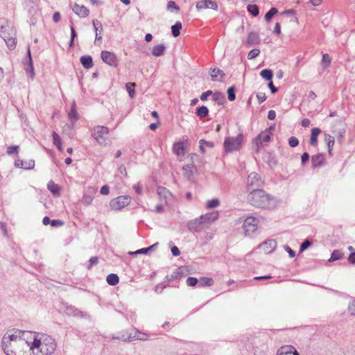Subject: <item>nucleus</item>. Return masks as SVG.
Segmentation results:
<instances>
[{
    "mask_svg": "<svg viewBox=\"0 0 355 355\" xmlns=\"http://www.w3.org/2000/svg\"><path fill=\"white\" fill-rule=\"evenodd\" d=\"M218 218V212H211L209 214H206L205 215H202L199 217V220H201L202 223L205 227L207 225H209L212 222L217 220Z\"/></svg>",
    "mask_w": 355,
    "mask_h": 355,
    "instance_id": "nucleus-14",
    "label": "nucleus"
},
{
    "mask_svg": "<svg viewBox=\"0 0 355 355\" xmlns=\"http://www.w3.org/2000/svg\"><path fill=\"white\" fill-rule=\"evenodd\" d=\"M166 51V46L163 44L155 46L152 49V54L154 56L159 57L164 55Z\"/></svg>",
    "mask_w": 355,
    "mask_h": 355,
    "instance_id": "nucleus-29",
    "label": "nucleus"
},
{
    "mask_svg": "<svg viewBox=\"0 0 355 355\" xmlns=\"http://www.w3.org/2000/svg\"><path fill=\"white\" fill-rule=\"evenodd\" d=\"M92 137L100 145H106L109 128L103 125L94 126L91 130Z\"/></svg>",
    "mask_w": 355,
    "mask_h": 355,
    "instance_id": "nucleus-7",
    "label": "nucleus"
},
{
    "mask_svg": "<svg viewBox=\"0 0 355 355\" xmlns=\"http://www.w3.org/2000/svg\"><path fill=\"white\" fill-rule=\"evenodd\" d=\"M133 189L138 195H141L142 193V187L139 182L133 185Z\"/></svg>",
    "mask_w": 355,
    "mask_h": 355,
    "instance_id": "nucleus-62",
    "label": "nucleus"
},
{
    "mask_svg": "<svg viewBox=\"0 0 355 355\" xmlns=\"http://www.w3.org/2000/svg\"><path fill=\"white\" fill-rule=\"evenodd\" d=\"M324 141L327 144L328 153L331 155L332 148L334 145V137L328 133H324Z\"/></svg>",
    "mask_w": 355,
    "mask_h": 355,
    "instance_id": "nucleus-22",
    "label": "nucleus"
},
{
    "mask_svg": "<svg viewBox=\"0 0 355 355\" xmlns=\"http://www.w3.org/2000/svg\"><path fill=\"white\" fill-rule=\"evenodd\" d=\"M31 335V350L33 355H51L55 351L57 344L50 336L35 331H30Z\"/></svg>",
    "mask_w": 355,
    "mask_h": 355,
    "instance_id": "nucleus-2",
    "label": "nucleus"
},
{
    "mask_svg": "<svg viewBox=\"0 0 355 355\" xmlns=\"http://www.w3.org/2000/svg\"><path fill=\"white\" fill-rule=\"evenodd\" d=\"M270 128H267L265 132H261L256 138V140H259L261 142H268L270 140Z\"/></svg>",
    "mask_w": 355,
    "mask_h": 355,
    "instance_id": "nucleus-28",
    "label": "nucleus"
},
{
    "mask_svg": "<svg viewBox=\"0 0 355 355\" xmlns=\"http://www.w3.org/2000/svg\"><path fill=\"white\" fill-rule=\"evenodd\" d=\"M70 29H71V40L69 42V47H72L74 44V39L76 37L77 34H76V32L75 31V28H74L73 24H71L70 26Z\"/></svg>",
    "mask_w": 355,
    "mask_h": 355,
    "instance_id": "nucleus-47",
    "label": "nucleus"
},
{
    "mask_svg": "<svg viewBox=\"0 0 355 355\" xmlns=\"http://www.w3.org/2000/svg\"><path fill=\"white\" fill-rule=\"evenodd\" d=\"M263 184V182L261 176L258 173L252 172L248 176L246 188L250 193V191L260 189L259 188L262 187Z\"/></svg>",
    "mask_w": 355,
    "mask_h": 355,
    "instance_id": "nucleus-8",
    "label": "nucleus"
},
{
    "mask_svg": "<svg viewBox=\"0 0 355 355\" xmlns=\"http://www.w3.org/2000/svg\"><path fill=\"white\" fill-rule=\"evenodd\" d=\"M322 62L325 68L328 67L330 65L331 58L329 54L324 53L322 55Z\"/></svg>",
    "mask_w": 355,
    "mask_h": 355,
    "instance_id": "nucleus-48",
    "label": "nucleus"
},
{
    "mask_svg": "<svg viewBox=\"0 0 355 355\" xmlns=\"http://www.w3.org/2000/svg\"><path fill=\"white\" fill-rule=\"evenodd\" d=\"M212 97L214 101L218 102V104H222L224 101L225 97L224 95L219 92H212Z\"/></svg>",
    "mask_w": 355,
    "mask_h": 355,
    "instance_id": "nucleus-41",
    "label": "nucleus"
},
{
    "mask_svg": "<svg viewBox=\"0 0 355 355\" xmlns=\"http://www.w3.org/2000/svg\"><path fill=\"white\" fill-rule=\"evenodd\" d=\"M182 28V23L177 21L174 25L171 26V32L173 37H176L180 35V30Z\"/></svg>",
    "mask_w": 355,
    "mask_h": 355,
    "instance_id": "nucleus-33",
    "label": "nucleus"
},
{
    "mask_svg": "<svg viewBox=\"0 0 355 355\" xmlns=\"http://www.w3.org/2000/svg\"><path fill=\"white\" fill-rule=\"evenodd\" d=\"M101 59L107 64L116 67L119 64V59L115 53L108 51H102Z\"/></svg>",
    "mask_w": 355,
    "mask_h": 355,
    "instance_id": "nucleus-10",
    "label": "nucleus"
},
{
    "mask_svg": "<svg viewBox=\"0 0 355 355\" xmlns=\"http://www.w3.org/2000/svg\"><path fill=\"white\" fill-rule=\"evenodd\" d=\"M277 355H300L297 351L292 345H285L280 347Z\"/></svg>",
    "mask_w": 355,
    "mask_h": 355,
    "instance_id": "nucleus-17",
    "label": "nucleus"
},
{
    "mask_svg": "<svg viewBox=\"0 0 355 355\" xmlns=\"http://www.w3.org/2000/svg\"><path fill=\"white\" fill-rule=\"evenodd\" d=\"M247 10L253 17H257L259 13V7L255 4L248 5Z\"/></svg>",
    "mask_w": 355,
    "mask_h": 355,
    "instance_id": "nucleus-38",
    "label": "nucleus"
},
{
    "mask_svg": "<svg viewBox=\"0 0 355 355\" xmlns=\"http://www.w3.org/2000/svg\"><path fill=\"white\" fill-rule=\"evenodd\" d=\"M106 280L110 286H115L119 283V278L117 275L111 273L107 276Z\"/></svg>",
    "mask_w": 355,
    "mask_h": 355,
    "instance_id": "nucleus-32",
    "label": "nucleus"
},
{
    "mask_svg": "<svg viewBox=\"0 0 355 355\" xmlns=\"http://www.w3.org/2000/svg\"><path fill=\"white\" fill-rule=\"evenodd\" d=\"M19 148L18 146H15V145L10 146L7 148L6 153L10 155H13V154H17Z\"/></svg>",
    "mask_w": 355,
    "mask_h": 355,
    "instance_id": "nucleus-51",
    "label": "nucleus"
},
{
    "mask_svg": "<svg viewBox=\"0 0 355 355\" xmlns=\"http://www.w3.org/2000/svg\"><path fill=\"white\" fill-rule=\"evenodd\" d=\"M261 76L266 80L270 81L272 78V71L268 69L262 70L260 73Z\"/></svg>",
    "mask_w": 355,
    "mask_h": 355,
    "instance_id": "nucleus-37",
    "label": "nucleus"
},
{
    "mask_svg": "<svg viewBox=\"0 0 355 355\" xmlns=\"http://www.w3.org/2000/svg\"><path fill=\"white\" fill-rule=\"evenodd\" d=\"M135 83H128L126 84L125 87L127 89V91L129 94V96L131 98H133L135 96Z\"/></svg>",
    "mask_w": 355,
    "mask_h": 355,
    "instance_id": "nucleus-46",
    "label": "nucleus"
},
{
    "mask_svg": "<svg viewBox=\"0 0 355 355\" xmlns=\"http://www.w3.org/2000/svg\"><path fill=\"white\" fill-rule=\"evenodd\" d=\"M187 227L192 232H200L205 228L199 218L189 221Z\"/></svg>",
    "mask_w": 355,
    "mask_h": 355,
    "instance_id": "nucleus-12",
    "label": "nucleus"
},
{
    "mask_svg": "<svg viewBox=\"0 0 355 355\" xmlns=\"http://www.w3.org/2000/svg\"><path fill=\"white\" fill-rule=\"evenodd\" d=\"M80 60L85 69H91L94 65L92 58L90 55H83L80 58Z\"/></svg>",
    "mask_w": 355,
    "mask_h": 355,
    "instance_id": "nucleus-26",
    "label": "nucleus"
},
{
    "mask_svg": "<svg viewBox=\"0 0 355 355\" xmlns=\"http://www.w3.org/2000/svg\"><path fill=\"white\" fill-rule=\"evenodd\" d=\"M167 8L170 10H172L173 9L175 10H180V7L177 6L175 2L173 1H169L168 2Z\"/></svg>",
    "mask_w": 355,
    "mask_h": 355,
    "instance_id": "nucleus-58",
    "label": "nucleus"
},
{
    "mask_svg": "<svg viewBox=\"0 0 355 355\" xmlns=\"http://www.w3.org/2000/svg\"><path fill=\"white\" fill-rule=\"evenodd\" d=\"M47 188L54 196L60 195V187L52 180L48 182Z\"/></svg>",
    "mask_w": 355,
    "mask_h": 355,
    "instance_id": "nucleus-30",
    "label": "nucleus"
},
{
    "mask_svg": "<svg viewBox=\"0 0 355 355\" xmlns=\"http://www.w3.org/2000/svg\"><path fill=\"white\" fill-rule=\"evenodd\" d=\"M235 92H236L235 86L233 85L228 88L227 93V98H228L229 101H234L235 100V98H236Z\"/></svg>",
    "mask_w": 355,
    "mask_h": 355,
    "instance_id": "nucleus-42",
    "label": "nucleus"
},
{
    "mask_svg": "<svg viewBox=\"0 0 355 355\" xmlns=\"http://www.w3.org/2000/svg\"><path fill=\"white\" fill-rule=\"evenodd\" d=\"M209 114V109L206 106H200L198 107L196 110V114L200 118H205Z\"/></svg>",
    "mask_w": 355,
    "mask_h": 355,
    "instance_id": "nucleus-35",
    "label": "nucleus"
},
{
    "mask_svg": "<svg viewBox=\"0 0 355 355\" xmlns=\"http://www.w3.org/2000/svg\"><path fill=\"white\" fill-rule=\"evenodd\" d=\"M311 162L312 167L313 168L322 166L325 164L324 154L318 153L317 155H313L311 157Z\"/></svg>",
    "mask_w": 355,
    "mask_h": 355,
    "instance_id": "nucleus-15",
    "label": "nucleus"
},
{
    "mask_svg": "<svg viewBox=\"0 0 355 355\" xmlns=\"http://www.w3.org/2000/svg\"><path fill=\"white\" fill-rule=\"evenodd\" d=\"M166 288V285L164 284H159L155 287V291L157 293H161L163 290Z\"/></svg>",
    "mask_w": 355,
    "mask_h": 355,
    "instance_id": "nucleus-64",
    "label": "nucleus"
},
{
    "mask_svg": "<svg viewBox=\"0 0 355 355\" xmlns=\"http://www.w3.org/2000/svg\"><path fill=\"white\" fill-rule=\"evenodd\" d=\"M288 144L292 148L296 147L299 144V140L295 137H291L288 139Z\"/></svg>",
    "mask_w": 355,
    "mask_h": 355,
    "instance_id": "nucleus-54",
    "label": "nucleus"
},
{
    "mask_svg": "<svg viewBox=\"0 0 355 355\" xmlns=\"http://www.w3.org/2000/svg\"><path fill=\"white\" fill-rule=\"evenodd\" d=\"M27 53H28V66L26 68V73L30 74V77L31 78H33L35 73H34L33 61H32V58H31V50L29 48L28 49Z\"/></svg>",
    "mask_w": 355,
    "mask_h": 355,
    "instance_id": "nucleus-31",
    "label": "nucleus"
},
{
    "mask_svg": "<svg viewBox=\"0 0 355 355\" xmlns=\"http://www.w3.org/2000/svg\"><path fill=\"white\" fill-rule=\"evenodd\" d=\"M173 152L178 156H184L185 154L184 143V141L175 142L173 146Z\"/></svg>",
    "mask_w": 355,
    "mask_h": 355,
    "instance_id": "nucleus-19",
    "label": "nucleus"
},
{
    "mask_svg": "<svg viewBox=\"0 0 355 355\" xmlns=\"http://www.w3.org/2000/svg\"><path fill=\"white\" fill-rule=\"evenodd\" d=\"M248 202L257 208L272 209L276 207L277 201L263 189L250 191L248 196Z\"/></svg>",
    "mask_w": 355,
    "mask_h": 355,
    "instance_id": "nucleus-3",
    "label": "nucleus"
},
{
    "mask_svg": "<svg viewBox=\"0 0 355 355\" xmlns=\"http://www.w3.org/2000/svg\"><path fill=\"white\" fill-rule=\"evenodd\" d=\"M149 336L148 334L137 331L134 336H132V340H147Z\"/></svg>",
    "mask_w": 355,
    "mask_h": 355,
    "instance_id": "nucleus-40",
    "label": "nucleus"
},
{
    "mask_svg": "<svg viewBox=\"0 0 355 355\" xmlns=\"http://www.w3.org/2000/svg\"><path fill=\"white\" fill-rule=\"evenodd\" d=\"M312 243L309 239H305L300 245V250L303 252L311 245Z\"/></svg>",
    "mask_w": 355,
    "mask_h": 355,
    "instance_id": "nucleus-50",
    "label": "nucleus"
},
{
    "mask_svg": "<svg viewBox=\"0 0 355 355\" xmlns=\"http://www.w3.org/2000/svg\"><path fill=\"white\" fill-rule=\"evenodd\" d=\"M321 132V130L319 128H313L311 130V138L309 143L311 146H315L318 144V137Z\"/></svg>",
    "mask_w": 355,
    "mask_h": 355,
    "instance_id": "nucleus-25",
    "label": "nucleus"
},
{
    "mask_svg": "<svg viewBox=\"0 0 355 355\" xmlns=\"http://www.w3.org/2000/svg\"><path fill=\"white\" fill-rule=\"evenodd\" d=\"M209 74L213 81H222L225 77V73L218 68L210 69Z\"/></svg>",
    "mask_w": 355,
    "mask_h": 355,
    "instance_id": "nucleus-18",
    "label": "nucleus"
},
{
    "mask_svg": "<svg viewBox=\"0 0 355 355\" xmlns=\"http://www.w3.org/2000/svg\"><path fill=\"white\" fill-rule=\"evenodd\" d=\"M114 338L123 340V341H132V336L128 334L127 332L125 333H121L119 336L117 337H114Z\"/></svg>",
    "mask_w": 355,
    "mask_h": 355,
    "instance_id": "nucleus-44",
    "label": "nucleus"
},
{
    "mask_svg": "<svg viewBox=\"0 0 355 355\" xmlns=\"http://www.w3.org/2000/svg\"><path fill=\"white\" fill-rule=\"evenodd\" d=\"M196 8L198 10L206 8H211L214 10H217L218 4L216 1L212 0H201L197 1Z\"/></svg>",
    "mask_w": 355,
    "mask_h": 355,
    "instance_id": "nucleus-11",
    "label": "nucleus"
},
{
    "mask_svg": "<svg viewBox=\"0 0 355 355\" xmlns=\"http://www.w3.org/2000/svg\"><path fill=\"white\" fill-rule=\"evenodd\" d=\"M16 30L11 23L6 22L1 25L0 28V37L5 41L8 48L12 50L17 44Z\"/></svg>",
    "mask_w": 355,
    "mask_h": 355,
    "instance_id": "nucleus-4",
    "label": "nucleus"
},
{
    "mask_svg": "<svg viewBox=\"0 0 355 355\" xmlns=\"http://www.w3.org/2000/svg\"><path fill=\"white\" fill-rule=\"evenodd\" d=\"M30 331L13 329L2 338V349L6 355H33Z\"/></svg>",
    "mask_w": 355,
    "mask_h": 355,
    "instance_id": "nucleus-1",
    "label": "nucleus"
},
{
    "mask_svg": "<svg viewBox=\"0 0 355 355\" xmlns=\"http://www.w3.org/2000/svg\"><path fill=\"white\" fill-rule=\"evenodd\" d=\"M284 248L288 253L290 257L293 258L295 257V252L288 245H284Z\"/></svg>",
    "mask_w": 355,
    "mask_h": 355,
    "instance_id": "nucleus-63",
    "label": "nucleus"
},
{
    "mask_svg": "<svg viewBox=\"0 0 355 355\" xmlns=\"http://www.w3.org/2000/svg\"><path fill=\"white\" fill-rule=\"evenodd\" d=\"M260 42L259 36L257 33L255 32H250L248 34V38H247V43L249 45H255L259 44Z\"/></svg>",
    "mask_w": 355,
    "mask_h": 355,
    "instance_id": "nucleus-27",
    "label": "nucleus"
},
{
    "mask_svg": "<svg viewBox=\"0 0 355 355\" xmlns=\"http://www.w3.org/2000/svg\"><path fill=\"white\" fill-rule=\"evenodd\" d=\"M220 204L219 200L218 198H214L211 200H209L207 202L206 207L207 209H212L218 207Z\"/></svg>",
    "mask_w": 355,
    "mask_h": 355,
    "instance_id": "nucleus-45",
    "label": "nucleus"
},
{
    "mask_svg": "<svg viewBox=\"0 0 355 355\" xmlns=\"http://www.w3.org/2000/svg\"><path fill=\"white\" fill-rule=\"evenodd\" d=\"M278 12V10L273 7V8H271L267 12L266 14L265 15V20L267 21V22H269L271 21L272 17L276 15L277 13Z\"/></svg>",
    "mask_w": 355,
    "mask_h": 355,
    "instance_id": "nucleus-39",
    "label": "nucleus"
},
{
    "mask_svg": "<svg viewBox=\"0 0 355 355\" xmlns=\"http://www.w3.org/2000/svg\"><path fill=\"white\" fill-rule=\"evenodd\" d=\"M131 202V198L128 196H121L111 200L110 205L113 210H120L128 206Z\"/></svg>",
    "mask_w": 355,
    "mask_h": 355,
    "instance_id": "nucleus-9",
    "label": "nucleus"
},
{
    "mask_svg": "<svg viewBox=\"0 0 355 355\" xmlns=\"http://www.w3.org/2000/svg\"><path fill=\"white\" fill-rule=\"evenodd\" d=\"M68 118L72 122L73 124L78 120L79 117L78 114L77 112L76 105L75 102L72 103L71 110L68 113Z\"/></svg>",
    "mask_w": 355,
    "mask_h": 355,
    "instance_id": "nucleus-24",
    "label": "nucleus"
},
{
    "mask_svg": "<svg viewBox=\"0 0 355 355\" xmlns=\"http://www.w3.org/2000/svg\"><path fill=\"white\" fill-rule=\"evenodd\" d=\"M240 220L243 223L242 229L244 236L250 238L254 237L258 230V225L259 223V218L249 216L244 220L241 218Z\"/></svg>",
    "mask_w": 355,
    "mask_h": 355,
    "instance_id": "nucleus-5",
    "label": "nucleus"
},
{
    "mask_svg": "<svg viewBox=\"0 0 355 355\" xmlns=\"http://www.w3.org/2000/svg\"><path fill=\"white\" fill-rule=\"evenodd\" d=\"M16 166H20L21 168L28 170L32 169L35 166V161L33 159H29L27 161L18 160L15 163Z\"/></svg>",
    "mask_w": 355,
    "mask_h": 355,
    "instance_id": "nucleus-21",
    "label": "nucleus"
},
{
    "mask_svg": "<svg viewBox=\"0 0 355 355\" xmlns=\"http://www.w3.org/2000/svg\"><path fill=\"white\" fill-rule=\"evenodd\" d=\"M70 309L73 311V313L75 316H79L81 318H84L86 315V313H83V311H81L74 307H71Z\"/></svg>",
    "mask_w": 355,
    "mask_h": 355,
    "instance_id": "nucleus-57",
    "label": "nucleus"
},
{
    "mask_svg": "<svg viewBox=\"0 0 355 355\" xmlns=\"http://www.w3.org/2000/svg\"><path fill=\"white\" fill-rule=\"evenodd\" d=\"M214 284V280L209 277H202L198 282V286H210Z\"/></svg>",
    "mask_w": 355,
    "mask_h": 355,
    "instance_id": "nucleus-34",
    "label": "nucleus"
},
{
    "mask_svg": "<svg viewBox=\"0 0 355 355\" xmlns=\"http://www.w3.org/2000/svg\"><path fill=\"white\" fill-rule=\"evenodd\" d=\"M52 137L54 145L58 146L62 144L60 136L55 132H53Z\"/></svg>",
    "mask_w": 355,
    "mask_h": 355,
    "instance_id": "nucleus-56",
    "label": "nucleus"
},
{
    "mask_svg": "<svg viewBox=\"0 0 355 355\" xmlns=\"http://www.w3.org/2000/svg\"><path fill=\"white\" fill-rule=\"evenodd\" d=\"M94 29L96 32L94 44H98L102 42L103 26L100 21L96 19L92 21Z\"/></svg>",
    "mask_w": 355,
    "mask_h": 355,
    "instance_id": "nucleus-13",
    "label": "nucleus"
},
{
    "mask_svg": "<svg viewBox=\"0 0 355 355\" xmlns=\"http://www.w3.org/2000/svg\"><path fill=\"white\" fill-rule=\"evenodd\" d=\"M309 154L306 152L304 153L301 156V163L302 166H304L309 159Z\"/></svg>",
    "mask_w": 355,
    "mask_h": 355,
    "instance_id": "nucleus-60",
    "label": "nucleus"
},
{
    "mask_svg": "<svg viewBox=\"0 0 355 355\" xmlns=\"http://www.w3.org/2000/svg\"><path fill=\"white\" fill-rule=\"evenodd\" d=\"M193 165L187 164L183 167V171H184L185 175L190 177L193 175Z\"/></svg>",
    "mask_w": 355,
    "mask_h": 355,
    "instance_id": "nucleus-52",
    "label": "nucleus"
},
{
    "mask_svg": "<svg viewBox=\"0 0 355 355\" xmlns=\"http://www.w3.org/2000/svg\"><path fill=\"white\" fill-rule=\"evenodd\" d=\"M243 136L239 133L236 137H228L224 141V149L226 153L239 150L241 147Z\"/></svg>",
    "mask_w": 355,
    "mask_h": 355,
    "instance_id": "nucleus-6",
    "label": "nucleus"
},
{
    "mask_svg": "<svg viewBox=\"0 0 355 355\" xmlns=\"http://www.w3.org/2000/svg\"><path fill=\"white\" fill-rule=\"evenodd\" d=\"M181 277L180 272H179L178 270L174 271L173 273L168 275L166 276V279L168 282L173 281L174 279H177Z\"/></svg>",
    "mask_w": 355,
    "mask_h": 355,
    "instance_id": "nucleus-43",
    "label": "nucleus"
},
{
    "mask_svg": "<svg viewBox=\"0 0 355 355\" xmlns=\"http://www.w3.org/2000/svg\"><path fill=\"white\" fill-rule=\"evenodd\" d=\"M257 98L259 103H263L266 99V96L264 92H258L257 94Z\"/></svg>",
    "mask_w": 355,
    "mask_h": 355,
    "instance_id": "nucleus-61",
    "label": "nucleus"
},
{
    "mask_svg": "<svg viewBox=\"0 0 355 355\" xmlns=\"http://www.w3.org/2000/svg\"><path fill=\"white\" fill-rule=\"evenodd\" d=\"M73 11L80 17H86L89 14V10L85 6L75 4Z\"/></svg>",
    "mask_w": 355,
    "mask_h": 355,
    "instance_id": "nucleus-20",
    "label": "nucleus"
},
{
    "mask_svg": "<svg viewBox=\"0 0 355 355\" xmlns=\"http://www.w3.org/2000/svg\"><path fill=\"white\" fill-rule=\"evenodd\" d=\"M92 201H93V198L91 196H89V195H84L83 196L82 202L85 205H86V206L89 205Z\"/></svg>",
    "mask_w": 355,
    "mask_h": 355,
    "instance_id": "nucleus-55",
    "label": "nucleus"
},
{
    "mask_svg": "<svg viewBox=\"0 0 355 355\" xmlns=\"http://www.w3.org/2000/svg\"><path fill=\"white\" fill-rule=\"evenodd\" d=\"M157 191L159 198L162 200H164L166 204H168L169 200L172 198L171 193L165 187H159Z\"/></svg>",
    "mask_w": 355,
    "mask_h": 355,
    "instance_id": "nucleus-16",
    "label": "nucleus"
},
{
    "mask_svg": "<svg viewBox=\"0 0 355 355\" xmlns=\"http://www.w3.org/2000/svg\"><path fill=\"white\" fill-rule=\"evenodd\" d=\"M198 280L197 278L196 277H189L187 279V284L189 286H194L196 285H197V284L198 283Z\"/></svg>",
    "mask_w": 355,
    "mask_h": 355,
    "instance_id": "nucleus-53",
    "label": "nucleus"
},
{
    "mask_svg": "<svg viewBox=\"0 0 355 355\" xmlns=\"http://www.w3.org/2000/svg\"><path fill=\"white\" fill-rule=\"evenodd\" d=\"M260 53V51L258 49H254L251 50L248 55V58L249 60H252L257 58Z\"/></svg>",
    "mask_w": 355,
    "mask_h": 355,
    "instance_id": "nucleus-49",
    "label": "nucleus"
},
{
    "mask_svg": "<svg viewBox=\"0 0 355 355\" xmlns=\"http://www.w3.org/2000/svg\"><path fill=\"white\" fill-rule=\"evenodd\" d=\"M276 242L274 240H269L263 243L260 247L263 248L266 253L272 252L276 248Z\"/></svg>",
    "mask_w": 355,
    "mask_h": 355,
    "instance_id": "nucleus-23",
    "label": "nucleus"
},
{
    "mask_svg": "<svg viewBox=\"0 0 355 355\" xmlns=\"http://www.w3.org/2000/svg\"><path fill=\"white\" fill-rule=\"evenodd\" d=\"M98 262V259L97 257H92L89 260V265L87 266L88 269H91L93 265L97 264Z\"/></svg>",
    "mask_w": 355,
    "mask_h": 355,
    "instance_id": "nucleus-59",
    "label": "nucleus"
},
{
    "mask_svg": "<svg viewBox=\"0 0 355 355\" xmlns=\"http://www.w3.org/2000/svg\"><path fill=\"white\" fill-rule=\"evenodd\" d=\"M343 253L339 250H335L332 252L330 259L329 261H334L337 260H340L343 258Z\"/></svg>",
    "mask_w": 355,
    "mask_h": 355,
    "instance_id": "nucleus-36",
    "label": "nucleus"
}]
</instances>
